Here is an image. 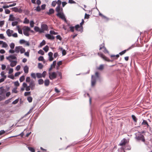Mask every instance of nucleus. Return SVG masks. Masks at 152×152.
I'll use <instances>...</instances> for the list:
<instances>
[{"label": "nucleus", "instance_id": "nucleus-11", "mask_svg": "<svg viewBox=\"0 0 152 152\" xmlns=\"http://www.w3.org/2000/svg\"><path fill=\"white\" fill-rule=\"evenodd\" d=\"M13 32L14 31L13 30H10V29H8L6 31V33L9 37L11 36H12V34L13 33Z\"/></svg>", "mask_w": 152, "mask_h": 152}, {"label": "nucleus", "instance_id": "nucleus-29", "mask_svg": "<svg viewBox=\"0 0 152 152\" xmlns=\"http://www.w3.org/2000/svg\"><path fill=\"white\" fill-rule=\"evenodd\" d=\"M104 66L103 65H101L99 67L97 68V69L99 70H102L104 69Z\"/></svg>", "mask_w": 152, "mask_h": 152}, {"label": "nucleus", "instance_id": "nucleus-35", "mask_svg": "<svg viewBox=\"0 0 152 152\" xmlns=\"http://www.w3.org/2000/svg\"><path fill=\"white\" fill-rule=\"evenodd\" d=\"M132 117L134 121L135 122H137V119L136 118L135 116L134 115H132Z\"/></svg>", "mask_w": 152, "mask_h": 152}, {"label": "nucleus", "instance_id": "nucleus-15", "mask_svg": "<svg viewBox=\"0 0 152 152\" xmlns=\"http://www.w3.org/2000/svg\"><path fill=\"white\" fill-rule=\"evenodd\" d=\"M126 140L125 139H124L122 140L120 143L119 144V145L120 146H123L126 144Z\"/></svg>", "mask_w": 152, "mask_h": 152}, {"label": "nucleus", "instance_id": "nucleus-51", "mask_svg": "<svg viewBox=\"0 0 152 152\" xmlns=\"http://www.w3.org/2000/svg\"><path fill=\"white\" fill-rule=\"evenodd\" d=\"M26 88V91H29L30 90L31 87L30 86H27V84H26V87H25Z\"/></svg>", "mask_w": 152, "mask_h": 152}, {"label": "nucleus", "instance_id": "nucleus-38", "mask_svg": "<svg viewBox=\"0 0 152 152\" xmlns=\"http://www.w3.org/2000/svg\"><path fill=\"white\" fill-rule=\"evenodd\" d=\"M25 80V76L24 75H23L21 76L20 78V82H22Z\"/></svg>", "mask_w": 152, "mask_h": 152}, {"label": "nucleus", "instance_id": "nucleus-55", "mask_svg": "<svg viewBox=\"0 0 152 152\" xmlns=\"http://www.w3.org/2000/svg\"><path fill=\"white\" fill-rule=\"evenodd\" d=\"M38 60L39 61H44V58L43 56H40L38 58Z\"/></svg>", "mask_w": 152, "mask_h": 152}, {"label": "nucleus", "instance_id": "nucleus-22", "mask_svg": "<svg viewBox=\"0 0 152 152\" xmlns=\"http://www.w3.org/2000/svg\"><path fill=\"white\" fill-rule=\"evenodd\" d=\"M54 12V10L53 9H50L48 12H47V14L50 15L53 14Z\"/></svg>", "mask_w": 152, "mask_h": 152}, {"label": "nucleus", "instance_id": "nucleus-2", "mask_svg": "<svg viewBox=\"0 0 152 152\" xmlns=\"http://www.w3.org/2000/svg\"><path fill=\"white\" fill-rule=\"evenodd\" d=\"M23 34L27 36H29L28 32L30 31V28L29 27L27 26H24L23 28Z\"/></svg>", "mask_w": 152, "mask_h": 152}, {"label": "nucleus", "instance_id": "nucleus-7", "mask_svg": "<svg viewBox=\"0 0 152 152\" xmlns=\"http://www.w3.org/2000/svg\"><path fill=\"white\" fill-rule=\"evenodd\" d=\"M102 49H103V51L104 52V53H108V51L106 49L105 47L104 44V43H103L100 46L99 50H100Z\"/></svg>", "mask_w": 152, "mask_h": 152}, {"label": "nucleus", "instance_id": "nucleus-23", "mask_svg": "<svg viewBox=\"0 0 152 152\" xmlns=\"http://www.w3.org/2000/svg\"><path fill=\"white\" fill-rule=\"evenodd\" d=\"M20 46H16L15 49V52L18 53L20 51Z\"/></svg>", "mask_w": 152, "mask_h": 152}, {"label": "nucleus", "instance_id": "nucleus-48", "mask_svg": "<svg viewBox=\"0 0 152 152\" xmlns=\"http://www.w3.org/2000/svg\"><path fill=\"white\" fill-rule=\"evenodd\" d=\"M77 142H73L71 144L67 146V148H68L70 147L71 146H74L75 144H77Z\"/></svg>", "mask_w": 152, "mask_h": 152}, {"label": "nucleus", "instance_id": "nucleus-19", "mask_svg": "<svg viewBox=\"0 0 152 152\" xmlns=\"http://www.w3.org/2000/svg\"><path fill=\"white\" fill-rule=\"evenodd\" d=\"M75 29L77 31H81V27L80 26V25L78 24L76 25L75 27Z\"/></svg>", "mask_w": 152, "mask_h": 152}, {"label": "nucleus", "instance_id": "nucleus-27", "mask_svg": "<svg viewBox=\"0 0 152 152\" xmlns=\"http://www.w3.org/2000/svg\"><path fill=\"white\" fill-rule=\"evenodd\" d=\"M18 33L20 34H22V32L21 29L20 28L19 26H17Z\"/></svg>", "mask_w": 152, "mask_h": 152}, {"label": "nucleus", "instance_id": "nucleus-37", "mask_svg": "<svg viewBox=\"0 0 152 152\" xmlns=\"http://www.w3.org/2000/svg\"><path fill=\"white\" fill-rule=\"evenodd\" d=\"M57 4L56 1H52L51 4V5L53 7H55Z\"/></svg>", "mask_w": 152, "mask_h": 152}, {"label": "nucleus", "instance_id": "nucleus-32", "mask_svg": "<svg viewBox=\"0 0 152 152\" xmlns=\"http://www.w3.org/2000/svg\"><path fill=\"white\" fill-rule=\"evenodd\" d=\"M46 44V42L43 40L42 42L40 44V47H42L43 46L45 45Z\"/></svg>", "mask_w": 152, "mask_h": 152}, {"label": "nucleus", "instance_id": "nucleus-28", "mask_svg": "<svg viewBox=\"0 0 152 152\" xmlns=\"http://www.w3.org/2000/svg\"><path fill=\"white\" fill-rule=\"evenodd\" d=\"M25 48H23L22 46H20V52L21 53H23L25 52Z\"/></svg>", "mask_w": 152, "mask_h": 152}, {"label": "nucleus", "instance_id": "nucleus-41", "mask_svg": "<svg viewBox=\"0 0 152 152\" xmlns=\"http://www.w3.org/2000/svg\"><path fill=\"white\" fill-rule=\"evenodd\" d=\"M29 23V20L27 18H25L23 21V23Z\"/></svg>", "mask_w": 152, "mask_h": 152}, {"label": "nucleus", "instance_id": "nucleus-31", "mask_svg": "<svg viewBox=\"0 0 152 152\" xmlns=\"http://www.w3.org/2000/svg\"><path fill=\"white\" fill-rule=\"evenodd\" d=\"M38 83L39 84L42 85L44 83V81L43 79H39L38 80Z\"/></svg>", "mask_w": 152, "mask_h": 152}, {"label": "nucleus", "instance_id": "nucleus-4", "mask_svg": "<svg viewBox=\"0 0 152 152\" xmlns=\"http://www.w3.org/2000/svg\"><path fill=\"white\" fill-rule=\"evenodd\" d=\"M56 15L62 19L64 20L65 22H66V19L63 12L57 13Z\"/></svg>", "mask_w": 152, "mask_h": 152}, {"label": "nucleus", "instance_id": "nucleus-58", "mask_svg": "<svg viewBox=\"0 0 152 152\" xmlns=\"http://www.w3.org/2000/svg\"><path fill=\"white\" fill-rule=\"evenodd\" d=\"M34 23L33 21H31L30 22V25L31 27H33L34 26Z\"/></svg>", "mask_w": 152, "mask_h": 152}, {"label": "nucleus", "instance_id": "nucleus-47", "mask_svg": "<svg viewBox=\"0 0 152 152\" xmlns=\"http://www.w3.org/2000/svg\"><path fill=\"white\" fill-rule=\"evenodd\" d=\"M8 46L7 44L5 42H4L2 44V47L6 48Z\"/></svg>", "mask_w": 152, "mask_h": 152}, {"label": "nucleus", "instance_id": "nucleus-5", "mask_svg": "<svg viewBox=\"0 0 152 152\" xmlns=\"http://www.w3.org/2000/svg\"><path fill=\"white\" fill-rule=\"evenodd\" d=\"M96 78L94 76L92 75L91 77V86L92 87L94 86L96 83Z\"/></svg>", "mask_w": 152, "mask_h": 152}, {"label": "nucleus", "instance_id": "nucleus-63", "mask_svg": "<svg viewBox=\"0 0 152 152\" xmlns=\"http://www.w3.org/2000/svg\"><path fill=\"white\" fill-rule=\"evenodd\" d=\"M17 88H14L12 90V92L14 93H18V91L17 90Z\"/></svg>", "mask_w": 152, "mask_h": 152}, {"label": "nucleus", "instance_id": "nucleus-52", "mask_svg": "<svg viewBox=\"0 0 152 152\" xmlns=\"http://www.w3.org/2000/svg\"><path fill=\"white\" fill-rule=\"evenodd\" d=\"M99 15L102 18H103L104 19H106L107 18V17L106 16H105L103 15L102 14V13H100V12H99Z\"/></svg>", "mask_w": 152, "mask_h": 152}, {"label": "nucleus", "instance_id": "nucleus-6", "mask_svg": "<svg viewBox=\"0 0 152 152\" xmlns=\"http://www.w3.org/2000/svg\"><path fill=\"white\" fill-rule=\"evenodd\" d=\"M98 55L99 56L101 57L105 61L109 62L111 61L110 59H109L107 57L104 55L103 54L100 53H98Z\"/></svg>", "mask_w": 152, "mask_h": 152}, {"label": "nucleus", "instance_id": "nucleus-25", "mask_svg": "<svg viewBox=\"0 0 152 152\" xmlns=\"http://www.w3.org/2000/svg\"><path fill=\"white\" fill-rule=\"evenodd\" d=\"M45 85L46 86H48L50 84V81L49 80H46L44 81Z\"/></svg>", "mask_w": 152, "mask_h": 152}, {"label": "nucleus", "instance_id": "nucleus-36", "mask_svg": "<svg viewBox=\"0 0 152 152\" xmlns=\"http://www.w3.org/2000/svg\"><path fill=\"white\" fill-rule=\"evenodd\" d=\"M84 23V21L83 19L82 20V22L80 23V26L81 27V30H82L83 28V25Z\"/></svg>", "mask_w": 152, "mask_h": 152}, {"label": "nucleus", "instance_id": "nucleus-45", "mask_svg": "<svg viewBox=\"0 0 152 152\" xmlns=\"http://www.w3.org/2000/svg\"><path fill=\"white\" fill-rule=\"evenodd\" d=\"M43 67V65L42 64L40 63H39L38 64V67L39 69H42Z\"/></svg>", "mask_w": 152, "mask_h": 152}, {"label": "nucleus", "instance_id": "nucleus-40", "mask_svg": "<svg viewBox=\"0 0 152 152\" xmlns=\"http://www.w3.org/2000/svg\"><path fill=\"white\" fill-rule=\"evenodd\" d=\"M110 56L111 57H114V59H117V58L119 57V54H117L116 56L111 55Z\"/></svg>", "mask_w": 152, "mask_h": 152}, {"label": "nucleus", "instance_id": "nucleus-39", "mask_svg": "<svg viewBox=\"0 0 152 152\" xmlns=\"http://www.w3.org/2000/svg\"><path fill=\"white\" fill-rule=\"evenodd\" d=\"M50 33L51 34L56 35L58 34V33L55 32L53 30H51L50 31Z\"/></svg>", "mask_w": 152, "mask_h": 152}, {"label": "nucleus", "instance_id": "nucleus-1", "mask_svg": "<svg viewBox=\"0 0 152 152\" xmlns=\"http://www.w3.org/2000/svg\"><path fill=\"white\" fill-rule=\"evenodd\" d=\"M136 137L135 138L137 141L141 140L143 142H145V139L143 135L142 134H135Z\"/></svg>", "mask_w": 152, "mask_h": 152}, {"label": "nucleus", "instance_id": "nucleus-44", "mask_svg": "<svg viewBox=\"0 0 152 152\" xmlns=\"http://www.w3.org/2000/svg\"><path fill=\"white\" fill-rule=\"evenodd\" d=\"M57 4L58 5L57 6L60 7L61 5V0H58L57 1H56Z\"/></svg>", "mask_w": 152, "mask_h": 152}, {"label": "nucleus", "instance_id": "nucleus-17", "mask_svg": "<svg viewBox=\"0 0 152 152\" xmlns=\"http://www.w3.org/2000/svg\"><path fill=\"white\" fill-rule=\"evenodd\" d=\"M41 27L45 31H47L48 29V26L47 25L45 24H42L41 25Z\"/></svg>", "mask_w": 152, "mask_h": 152}, {"label": "nucleus", "instance_id": "nucleus-61", "mask_svg": "<svg viewBox=\"0 0 152 152\" xmlns=\"http://www.w3.org/2000/svg\"><path fill=\"white\" fill-rule=\"evenodd\" d=\"M30 80H31L30 78L29 77H26V81L27 82L29 83L30 81Z\"/></svg>", "mask_w": 152, "mask_h": 152}, {"label": "nucleus", "instance_id": "nucleus-8", "mask_svg": "<svg viewBox=\"0 0 152 152\" xmlns=\"http://www.w3.org/2000/svg\"><path fill=\"white\" fill-rule=\"evenodd\" d=\"M134 46L133 45H132L131 46L129 47L126 50H125L122 52H120L119 53V54L120 55H122L125 53L126 52V51L129 50H130V49H132V48H133L134 47Z\"/></svg>", "mask_w": 152, "mask_h": 152}, {"label": "nucleus", "instance_id": "nucleus-64", "mask_svg": "<svg viewBox=\"0 0 152 152\" xmlns=\"http://www.w3.org/2000/svg\"><path fill=\"white\" fill-rule=\"evenodd\" d=\"M14 85L15 86H19L20 84L18 81H16L14 83Z\"/></svg>", "mask_w": 152, "mask_h": 152}, {"label": "nucleus", "instance_id": "nucleus-42", "mask_svg": "<svg viewBox=\"0 0 152 152\" xmlns=\"http://www.w3.org/2000/svg\"><path fill=\"white\" fill-rule=\"evenodd\" d=\"M36 75L37 78H40L42 77V74L40 73H38L36 74Z\"/></svg>", "mask_w": 152, "mask_h": 152}, {"label": "nucleus", "instance_id": "nucleus-9", "mask_svg": "<svg viewBox=\"0 0 152 152\" xmlns=\"http://www.w3.org/2000/svg\"><path fill=\"white\" fill-rule=\"evenodd\" d=\"M56 11L58 13L63 12V8H61L60 7L57 6L56 9Z\"/></svg>", "mask_w": 152, "mask_h": 152}, {"label": "nucleus", "instance_id": "nucleus-10", "mask_svg": "<svg viewBox=\"0 0 152 152\" xmlns=\"http://www.w3.org/2000/svg\"><path fill=\"white\" fill-rule=\"evenodd\" d=\"M46 37L49 39L53 40L54 39V36L51 35L49 34H46L45 35Z\"/></svg>", "mask_w": 152, "mask_h": 152}, {"label": "nucleus", "instance_id": "nucleus-62", "mask_svg": "<svg viewBox=\"0 0 152 152\" xmlns=\"http://www.w3.org/2000/svg\"><path fill=\"white\" fill-rule=\"evenodd\" d=\"M13 71V69L12 68H10L9 69L8 73L9 74H11L12 73Z\"/></svg>", "mask_w": 152, "mask_h": 152}, {"label": "nucleus", "instance_id": "nucleus-50", "mask_svg": "<svg viewBox=\"0 0 152 152\" xmlns=\"http://www.w3.org/2000/svg\"><path fill=\"white\" fill-rule=\"evenodd\" d=\"M34 30L36 32H39L40 31V28L37 26H36L34 28Z\"/></svg>", "mask_w": 152, "mask_h": 152}, {"label": "nucleus", "instance_id": "nucleus-49", "mask_svg": "<svg viewBox=\"0 0 152 152\" xmlns=\"http://www.w3.org/2000/svg\"><path fill=\"white\" fill-rule=\"evenodd\" d=\"M15 45L14 43H12L10 45V48L12 49H13L14 48Z\"/></svg>", "mask_w": 152, "mask_h": 152}, {"label": "nucleus", "instance_id": "nucleus-34", "mask_svg": "<svg viewBox=\"0 0 152 152\" xmlns=\"http://www.w3.org/2000/svg\"><path fill=\"white\" fill-rule=\"evenodd\" d=\"M43 49L46 52H47L49 50V47L48 45H46L43 48Z\"/></svg>", "mask_w": 152, "mask_h": 152}, {"label": "nucleus", "instance_id": "nucleus-16", "mask_svg": "<svg viewBox=\"0 0 152 152\" xmlns=\"http://www.w3.org/2000/svg\"><path fill=\"white\" fill-rule=\"evenodd\" d=\"M6 58L9 61H10V62L11 61V59H15L16 58V57L15 56H14L13 55H11L10 56L7 57Z\"/></svg>", "mask_w": 152, "mask_h": 152}, {"label": "nucleus", "instance_id": "nucleus-59", "mask_svg": "<svg viewBox=\"0 0 152 152\" xmlns=\"http://www.w3.org/2000/svg\"><path fill=\"white\" fill-rule=\"evenodd\" d=\"M56 38L57 39H58L61 41L62 40V38L60 35H58L56 36Z\"/></svg>", "mask_w": 152, "mask_h": 152}, {"label": "nucleus", "instance_id": "nucleus-53", "mask_svg": "<svg viewBox=\"0 0 152 152\" xmlns=\"http://www.w3.org/2000/svg\"><path fill=\"white\" fill-rule=\"evenodd\" d=\"M18 24V22L17 21L13 22L12 23V25L13 26H16Z\"/></svg>", "mask_w": 152, "mask_h": 152}, {"label": "nucleus", "instance_id": "nucleus-57", "mask_svg": "<svg viewBox=\"0 0 152 152\" xmlns=\"http://www.w3.org/2000/svg\"><path fill=\"white\" fill-rule=\"evenodd\" d=\"M74 28H75L73 26H70L69 27L70 30L72 32H73L74 31Z\"/></svg>", "mask_w": 152, "mask_h": 152}, {"label": "nucleus", "instance_id": "nucleus-60", "mask_svg": "<svg viewBox=\"0 0 152 152\" xmlns=\"http://www.w3.org/2000/svg\"><path fill=\"white\" fill-rule=\"evenodd\" d=\"M46 75V71H44L42 73V77H45V76Z\"/></svg>", "mask_w": 152, "mask_h": 152}, {"label": "nucleus", "instance_id": "nucleus-21", "mask_svg": "<svg viewBox=\"0 0 152 152\" xmlns=\"http://www.w3.org/2000/svg\"><path fill=\"white\" fill-rule=\"evenodd\" d=\"M23 87L20 88V91H23L25 90V87H26V83H23L22 84Z\"/></svg>", "mask_w": 152, "mask_h": 152}, {"label": "nucleus", "instance_id": "nucleus-13", "mask_svg": "<svg viewBox=\"0 0 152 152\" xmlns=\"http://www.w3.org/2000/svg\"><path fill=\"white\" fill-rule=\"evenodd\" d=\"M48 55L49 57V61H52L53 59V53L52 52H50L48 53Z\"/></svg>", "mask_w": 152, "mask_h": 152}, {"label": "nucleus", "instance_id": "nucleus-54", "mask_svg": "<svg viewBox=\"0 0 152 152\" xmlns=\"http://www.w3.org/2000/svg\"><path fill=\"white\" fill-rule=\"evenodd\" d=\"M31 94L30 92H25L24 94V95L25 96H26Z\"/></svg>", "mask_w": 152, "mask_h": 152}, {"label": "nucleus", "instance_id": "nucleus-12", "mask_svg": "<svg viewBox=\"0 0 152 152\" xmlns=\"http://www.w3.org/2000/svg\"><path fill=\"white\" fill-rule=\"evenodd\" d=\"M29 86L32 90L34 89L35 84L34 81H31L30 83Z\"/></svg>", "mask_w": 152, "mask_h": 152}, {"label": "nucleus", "instance_id": "nucleus-43", "mask_svg": "<svg viewBox=\"0 0 152 152\" xmlns=\"http://www.w3.org/2000/svg\"><path fill=\"white\" fill-rule=\"evenodd\" d=\"M27 100L29 102H31L32 101V98L31 96L28 97L27 98Z\"/></svg>", "mask_w": 152, "mask_h": 152}, {"label": "nucleus", "instance_id": "nucleus-18", "mask_svg": "<svg viewBox=\"0 0 152 152\" xmlns=\"http://www.w3.org/2000/svg\"><path fill=\"white\" fill-rule=\"evenodd\" d=\"M142 125H146L148 128L150 127L149 125H148L147 121L146 120H143V122L142 123Z\"/></svg>", "mask_w": 152, "mask_h": 152}, {"label": "nucleus", "instance_id": "nucleus-3", "mask_svg": "<svg viewBox=\"0 0 152 152\" xmlns=\"http://www.w3.org/2000/svg\"><path fill=\"white\" fill-rule=\"evenodd\" d=\"M49 77L50 80H52L56 78L57 75L55 72L49 73Z\"/></svg>", "mask_w": 152, "mask_h": 152}, {"label": "nucleus", "instance_id": "nucleus-46", "mask_svg": "<svg viewBox=\"0 0 152 152\" xmlns=\"http://www.w3.org/2000/svg\"><path fill=\"white\" fill-rule=\"evenodd\" d=\"M38 53L42 55H44V52L42 50H40L38 52Z\"/></svg>", "mask_w": 152, "mask_h": 152}, {"label": "nucleus", "instance_id": "nucleus-24", "mask_svg": "<svg viewBox=\"0 0 152 152\" xmlns=\"http://www.w3.org/2000/svg\"><path fill=\"white\" fill-rule=\"evenodd\" d=\"M29 68L27 66H26L24 68V71L25 73H27L28 72Z\"/></svg>", "mask_w": 152, "mask_h": 152}, {"label": "nucleus", "instance_id": "nucleus-56", "mask_svg": "<svg viewBox=\"0 0 152 152\" xmlns=\"http://www.w3.org/2000/svg\"><path fill=\"white\" fill-rule=\"evenodd\" d=\"M12 9L15 12H17L18 8L16 7H14L13 8H12Z\"/></svg>", "mask_w": 152, "mask_h": 152}, {"label": "nucleus", "instance_id": "nucleus-30", "mask_svg": "<svg viewBox=\"0 0 152 152\" xmlns=\"http://www.w3.org/2000/svg\"><path fill=\"white\" fill-rule=\"evenodd\" d=\"M15 18L13 16V15H10V18H9V20H11V21H13L14 20H15Z\"/></svg>", "mask_w": 152, "mask_h": 152}, {"label": "nucleus", "instance_id": "nucleus-33", "mask_svg": "<svg viewBox=\"0 0 152 152\" xmlns=\"http://www.w3.org/2000/svg\"><path fill=\"white\" fill-rule=\"evenodd\" d=\"M28 150L31 152H35V150L33 148L28 147Z\"/></svg>", "mask_w": 152, "mask_h": 152}, {"label": "nucleus", "instance_id": "nucleus-20", "mask_svg": "<svg viewBox=\"0 0 152 152\" xmlns=\"http://www.w3.org/2000/svg\"><path fill=\"white\" fill-rule=\"evenodd\" d=\"M10 63V66L12 67H14L17 64V62L15 61H11Z\"/></svg>", "mask_w": 152, "mask_h": 152}, {"label": "nucleus", "instance_id": "nucleus-14", "mask_svg": "<svg viewBox=\"0 0 152 152\" xmlns=\"http://www.w3.org/2000/svg\"><path fill=\"white\" fill-rule=\"evenodd\" d=\"M56 64V61H54L53 63V64L51 65L50 68L49 69V71H50L53 68H54L55 67Z\"/></svg>", "mask_w": 152, "mask_h": 152}, {"label": "nucleus", "instance_id": "nucleus-26", "mask_svg": "<svg viewBox=\"0 0 152 152\" xmlns=\"http://www.w3.org/2000/svg\"><path fill=\"white\" fill-rule=\"evenodd\" d=\"M23 135H24V134H18V135L12 136L10 137H11L18 136L19 137L18 138L19 139H20L23 137Z\"/></svg>", "mask_w": 152, "mask_h": 152}]
</instances>
